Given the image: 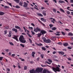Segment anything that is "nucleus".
<instances>
[{
    "mask_svg": "<svg viewBox=\"0 0 73 73\" xmlns=\"http://www.w3.org/2000/svg\"><path fill=\"white\" fill-rule=\"evenodd\" d=\"M19 41L22 43H25L26 42V40L24 39L23 35H21L19 38Z\"/></svg>",
    "mask_w": 73,
    "mask_h": 73,
    "instance_id": "nucleus-1",
    "label": "nucleus"
},
{
    "mask_svg": "<svg viewBox=\"0 0 73 73\" xmlns=\"http://www.w3.org/2000/svg\"><path fill=\"white\" fill-rule=\"evenodd\" d=\"M52 69L56 73V72H60L61 71V69L58 66H56V68L55 67H52Z\"/></svg>",
    "mask_w": 73,
    "mask_h": 73,
    "instance_id": "nucleus-2",
    "label": "nucleus"
},
{
    "mask_svg": "<svg viewBox=\"0 0 73 73\" xmlns=\"http://www.w3.org/2000/svg\"><path fill=\"white\" fill-rule=\"evenodd\" d=\"M42 39L43 40L44 42H46V43H50L51 42V40L49 39H46V38L43 37L42 38Z\"/></svg>",
    "mask_w": 73,
    "mask_h": 73,
    "instance_id": "nucleus-3",
    "label": "nucleus"
},
{
    "mask_svg": "<svg viewBox=\"0 0 73 73\" xmlns=\"http://www.w3.org/2000/svg\"><path fill=\"white\" fill-rule=\"evenodd\" d=\"M43 70V68H37L36 70V73H41Z\"/></svg>",
    "mask_w": 73,
    "mask_h": 73,
    "instance_id": "nucleus-4",
    "label": "nucleus"
},
{
    "mask_svg": "<svg viewBox=\"0 0 73 73\" xmlns=\"http://www.w3.org/2000/svg\"><path fill=\"white\" fill-rule=\"evenodd\" d=\"M41 31V29H40L38 27H36V29H35L34 31L35 32H40Z\"/></svg>",
    "mask_w": 73,
    "mask_h": 73,
    "instance_id": "nucleus-5",
    "label": "nucleus"
},
{
    "mask_svg": "<svg viewBox=\"0 0 73 73\" xmlns=\"http://www.w3.org/2000/svg\"><path fill=\"white\" fill-rule=\"evenodd\" d=\"M17 36L16 35H14V37H13V38H14L15 40H16V41H19V40H18V38H17Z\"/></svg>",
    "mask_w": 73,
    "mask_h": 73,
    "instance_id": "nucleus-6",
    "label": "nucleus"
},
{
    "mask_svg": "<svg viewBox=\"0 0 73 73\" xmlns=\"http://www.w3.org/2000/svg\"><path fill=\"white\" fill-rule=\"evenodd\" d=\"M40 33H42V35H44V34H45V33H46V32L44 31V30H41L40 31Z\"/></svg>",
    "mask_w": 73,
    "mask_h": 73,
    "instance_id": "nucleus-7",
    "label": "nucleus"
},
{
    "mask_svg": "<svg viewBox=\"0 0 73 73\" xmlns=\"http://www.w3.org/2000/svg\"><path fill=\"white\" fill-rule=\"evenodd\" d=\"M28 5V4L25 2H24V5H23L24 7L27 8V7Z\"/></svg>",
    "mask_w": 73,
    "mask_h": 73,
    "instance_id": "nucleus-8",
    "label": "nucleus"
},
{
    "mask_svg": "<svg viewBox=\"0 0 73 73\" xmlns=\"http://www.w3.org/2000/svg\"><path fill=\"white\" fill-rule=\"evenodd\" d=\"M12 31H13V32H15V33H17V29L15 28H13L12 29Z\"/></svg>",
    "mask_w": 73,
    "mask_h": 73,
    "instance_id": "nucleus-9",
    "label": "nucleus"
},
{
    "mask_svg": "<svg viewBox=\"0 0 73 73\" xmlns=\"http://www.w3.org/2000/svg\"><path fill=\"white\" fill-rule=\"evenodd\" d=\"M30 73H36V70L35 71V70L33 69L32 70H31L30 71Z\"/></svg>",
    "mask_w": 73,
    "mask_h": 73,
    "instance_id": "nucleus-10",
    "label": "nucleus"
},
{
    "mask_svg": "<svg viewBox=\"0 0 73 73\" xmlns=\"http://www.w3.org/2000/svg\"><path fill=\"white\" fill-rule=\"evenodd\" d=\"M42 13L43 15L44 16H46V11H43L42 12Z\"/></svg>",
    "mask_w": 73,
    "mask_h": 73,
    "instance_id": "nucleus-11",
    "label": "nucleus"
},
{
    "mask_svg": "<svg viewBox=\"0 0 73 73\" xmlns=\"http://www.w3.org/2000/svg\"><path fill=\"white\" fill-rule=\"evenodd\" d=\"M15 28H17V29H19V31L21 30V29L20 27L18 26H15Z\"/></svg>",
    "mask_w": 73,
    "mask_h": 73,
    "instance_id": "nucleus-12",
    "label": "nucleus"
},
{
    "mask_svg": "<svg viewBox=\"0 0 73 73\" xmlns=\"http://www.w3.org/2000/svg\"><path fill=\"white\" fill-rule=\"evenodd\" d=\"M36 54V52H33L31 54V55L33 57H35V54Z\"/></svg>",
    "mask_w": 73,
    "mask_h": 73,
    "instance_id": "nucleus-13",
    "label": "nucleus"
},
{
    "mask_svg": "<svg viewBox=\"0 0 73 73\" xmlns=\"http://www.w3.org/2000/svg\"><path fill=\"white\" fill-rule=\"evenodd\" d=\"M37 37L39 38V37H40V36H41V35H42V34L41 33H39L37 34Z\"/></svg>",
    "mask_w": 73,
    "mask_h": 73,
    "instance_id": "nucleus-14",
    "label": "nucleus"
},
{
    "mask_svg": "<svg viewBox=\"0 0 73 73\" xmlns=\"http://www.w3.org/2000/svg\"><path fill=\"white\" fill-rule=\"evenodd\" d=\"M36 44L38 46H42V44L41 43H40L39 44H38L37 43H36Z\"/></svg>",
    "mask_w": 73,
    "mask_h": 73,
    "instance_id": "nucleus-15",
    "label": "nucleus"
},
{
    "mask_svg": "<svg viewBox=\"0 0 73 73\" xmlns=\"http://www.w3.org/2000/svg\"><path fill=\"white\" fill-rule=\"evenodd\" d=\"M51 22L53 23V24H54L55 23V21L56 22V20H55L54 19H53L51 21Z\"/></svg>",
    "mask_w": 73,
    "mask_h": 73,
    "instance_id": "nucleus-16",
    "label": "nucleus"
},
{
    "mask_svg": "<svg viewBox=\"0 0 73 73\" xmlns=\"http://www.w3.org/2000/svg\"><path fill=\"white\" fill-rule=\"evenodd\" d=\"M48 71H47L46 69H44L43 70V73H47Z\"/></svg>",
    "mask_w": 73,
    "mask_h": 73,
    "instance_id": "nucleus-17",
    "label": "nucleus"
},
{
    "mask_svg": "<svg viewBox=\"0 0 73 73\" xmlns=\"http://www.w3.org/2000/svg\"><path fill=\"white\" fill-rule=\"evenodd\" d=\"M58 52L60 54H62V55L64 54V53L62 51H59Z\"/></svg>",
    "mask_w": 73,
    "mask_h": 73,
    "instance_id": "nucleus-18",
    "label": "nucleus"
},
{
    "mask_svg": "<svg viewBox=\"0 0 73 73\" xmlns=\"http://www.w3.org/2000/svg\"><path fill=\"white\" fill-rule=\"evenodd\" d=\"M68 45H69V44H68V43H63V45L64 46H68Z\"/></svg>",
    "mask_w": 73,
    "mask_h": 73,
    "instance_id": "nucleus-19",
    "label": "nucleus"
},
{
    "mask_svg": "<svg viewBox=\"0 0 73 73\" xmlns=\"http://www.w3.org/2000/svg\"><path fill=\"white\" fill-rule=\"evenodd\" d=\"M37 15L38 16H41V17H43V15L42 14L40 13H38L37 14Z\"/></svg>",
    "mask_w": 73,
    "mask_h": 73,
    "instance_id": "nucleus-20",
    "label": "nucleus"
},
{
    "mask_svg": "<svg viewBox=\"0 0 73 73\" xmlns=\"http://www.w3.org/2000/svg\"><path fill=\"white\" fill-rule=\"evenodd\" d=\"M23 1H20V3H19V5H21V6H23Z\"/></svg>",
    "mask_w": 73,
    "mask_h": 73,
    "instance_id": "nucleus-21",
    "label": "nucleus"
},
{
    "mask_svg": "<svg viewBox=\"0 0 73 73\" xmlns=\"http://www.w3.org/2000/svg\"><path fill=\"white\" fill-rule=\"evenodd\" d=\"M68 36H72L73 35V34L72 33H70L68 34Z\"/></svg>",
    "mask_w": 73,
    "mask_h": 73,
    "instance_id": "nucleus-22",
    "label": "nucleus"
},
{
    "mask_svg": "<svg viewBox=\"0 0 73 73\" xmlns=\"http://www.w3.org/2000/svg\"><path fill=\"white\" fill-rule=\"evenodd\" d=\"M38 21L39 22V23H40V24H42V25H43V26H44V25H45L44 23H42L41 22V21H40V20H39V19H38Z\"/></svg>",
    "mask_w": 73,
    "mask_h": 73,
    "instance_id": "nucleus-23",
    "label": "nucleus"
},
{
    "mask_svg": "<svg viewBox=\"0 0 73 73\" xmlns=\"http://www.w3.org/2000/svg\"><path fill=\"white\" fill-rule=\"evenodd\" d=\"M4 15V13L0 11V15Z\"/></svg>",
    "mask_w": 73,
    "mask_h": 73,
    "instance_id": "nucleus-24",
    "label": "nucleus"
},
{
    "mask_svg": "<svg viewBox=\"0 0 73 73\" xmlns=\"http://www.w3.org/2000/svg\"><path fill=\"white\" fill-rule=\"evenodd\" d=\"M60 10L61 12H63V13H65V11L64 10H63L61 8L60 9Z\"/></svg>",
    "mask_w": 73,
    "mask_h": 73,
    "instance_id": "nucleus-25",
    "label": "nucleus"
},
{
    "mask_svg": "<svg viewBox=\"0 0 73 73\" xmlns=\"http://www.w3.org/2000/svg\"><path fill=\"white\" fill-rule=\"evenodd\" d=\"M11 35H12V34H11V32L10 31L9 32V34L8 35L9 37H11Z\"/></svg>",
    "mask_w": 73,
    "mask_h": 73,
    "instance_id": "nucleus-26",
    "label": "nucleus"
},
{
    "mask_svg": "<svg viewBox=\"0 0 73 73\" xmlns=\"http://www.w3.org/2000/svg\"><path fill=\"white\" fill-rule=\"evenodd\" d=\"M56 29H57V28L55 27H53L52 29V30H53V31H55V30H56Z\"/></svg>",
    "mask_w": 73,
    "mask_h": 73,
    "instance_id": "nucleus-27",
    "label": "nucleus"
},
{
    "mask_svg": "<svg viewBox=\"0 0 73 73\" xmlns=\"http://www.w3.org/2000/svg\"><path fill=\"white\" fill-rule=\"evenodd\" d=\"M44 54H41L40 55V57L42 58H44Z\"/></svg>",
    "mask_w": 73,
    "mask_h": 73,
    "instance_id": "nucleus-28",
    "label": "nucleus"
},
{
    "mask_svg": "<svg viewBox=\"0 0 73 73\" xmlns=\"http://www.w3.org/2000/svg\"><path fill=\"white\" fill-rule=\"evenodd\" d=\"M59 3H65V2L62 1H59Z\"/></svg>",
    "mask_w": 73,
    "mask_h": 73,
    "instance_id": "nucleus-29",
    "label": "nucleus"
},
{
    "mask_svg": "<svg viewBox=\"0 0 73 73\" xmlns=\"http://www.w3.org/2000/svg\"><path fill=\"white\" fill-rule=\"evenodd\" d=\"M48 60L49 61V62H51V63H52V60H51L49 59H48Z\"/></svg>",
    "mask_w": 73,
    "mask_h": 73,
    "instance_id": "nucleus-30",
    "label": "nucleus"
},
{
    "mask_svg": "<svg viewBox=\"0 0 73 73\" xmlns=\"http://www.w3.org/2000/svg\"><path fill=\"white\" fill-rule=\"evenodd\" d=\"M42 48L43 50H46V48H45L44 47H42Z\"/></svg>",
    "mask_w": 73,
    "mask_h": 73,
    "instance_id": "nucleus-31",
    "label": "nucleus"
},
{
    "mask_svg": "<svg viewBox=\"0 0 73 73\" xmlns=\"http://www.w3.org/2000/svg\"><path fill=\"white\" fill-rule=\"evenodd\" d=\"M66 12L67 14H68V15H69V14L70 13L69 11H66Z\"/></svg>",
    "mask_w": 73,
    "mask_h": 73,
    "instance_id": "nucleus-32",
    "label": "nucleus"
},
{
    "mask_svg": "<svg viewBox=\"0 0 73 73\" xmlns=\"http://www.w3.org/2000/svg\"><path fill=\"white\" fill-rule=\"evenodd\" d=\"M27 33V35H28V36H29V37H32V36H31V35H30V34H29V33Z\"/></svg>",
    "mask_w": 73,
    "mask_h": 73,
    "instance_id": "nucleus-33",
    "label": "nucleus"
},
{
    "mask_svg": "<svg viewBox=\"0 0 73 73\" xmlns=\"http://www.w3.org/2000/svg\"><path fill=\"white\" fill-rule=\"evenodd\" d=\"M21 46H22L23 48H24L25 47V46H24V45L23 44H20Z\"/></svg>",
    "mask_w": 73,
    "mask_h": 73,
    "instance_id": "nucleus-34",
    "label": "nucleus"
},
{
    "mask_svg": "<svg viewBox=\"0 0 73 73\" xmlns=\"http://www.w3.org/2000/svg\"><path fill=\"white\" fill-rule=\"evenodd\" d=\"M70 8V7H68L67 8V9L68 10V11H73L72 10L69 9Z\"/></svg>",
    "mask_w": 73,
    "mask_h": 73,
    "instance_id": "nucleus-35",
    "label": "nucleus"
},
{
    "mask_svg": "<svg viewBox=\"0 0 73 73\" xmlns=\"http://www.w3.org/2000/svg\"><path fill=\"white\" fill-rule=\"evenodd\" d=\"M32 34L33 35H35V32H33V31H31Z\"/></svg>",
    "mask_w": 73,
    "mask_h": 73,
    "instance_id": "nucleus-36",
    "label": "nucleus"
},
{
    "mask_svg": "<svg viewBox=\"0 0 73 73\" xmlns=\"http://www.w3.org/2000/svg\"><path fill=\"white\" fill-rule=\"evenodd\" d=\"M27 67L26 66H24V70H27Z\"/></svg>",
    "mask_w": 73,
    "mask_h": 73,
    "instance_id": "nucleus-37",
    "label": "nucleus"
},
{
    "mask_svg": "<svg viewBox=\"0 0 73 73\" xmlns=\"http://www.w3.org/2000/svg\"><path fill=\"white\" fill-rule=\"evenodd\" d=\"M4 8H9V6H5L4 7Z\"/></svg>",
    "mask_w": 73,
    "mask_h": 73,
    "instance_id": "nucleus-38",
    "label": "nucleus"
},
{
    "mask_svg": "<svg viewBox=\"0 0 73 73\" xmlns=\"http://www.w3.org/2000/svg\"><path fill=\"white\" fill-rule=\"evenodd\" d=\"M53 11L54 12L56 13V9L54 8L53 9Z\"/></svg>",
    "mask_w": 73,
    "mask_h": 73,
    "instance_id": "nucleus-39",
    "label": "nucleus"
},
{
    "mask_svg": "<svg viewBox=\"0 0 73 73\" xmlns=\"http://www.w3.org/2000/svg\"><path fill=\"white\" fill-rule=\"evenodd\" d=\"M57 44H58V45H62V42H58L57 43Z\"/></svg>",
    "mask_w": 73,
    "mask_h": 73,
    "instance_id": "nucleus-40",
    "label": "nucleus"
},
{
    "mask_svg": "<svg viewBox=\"0 0 73 73\" xmlns=\"http://www.w3.org/2000/svg\"><path fill=\"white\" fill-rule=\"evenodd\" d=\"M15 7L16 8H20V7L18 5L16 6H15Z\"/></svg>",
    "mask_w": 73,
    "mask_h": 73,
    "instance_id": "nucleus-41",
    "label": "nucleus"
},
{
    "mask_svg": "<svg viewBox=\"0 0 73 73\" xmlns=\"http://www.w3.org/2000/svg\"><path fill=\"white\" fill-rule=\"evenodd\" d=\"M4 28L5 29H8L9 27L8 26H5Z\"/></svg>",
    "mask_w": 73,
    "mask_h": 73,
    "instance_id": "nucleus-42",
    "label": "nucleus"
},
{
    "mask_svg": "<svg viewBox=\"0 0 73 73\" xmlns=\"http://www.w3.org/2000/svg\"><path fill=\"white\" fill-rule=\"evenodd\" d=\"M49 26H50V28H52V27L53 26V25L50 24L49 25Z\"/></svg>",
    "mask_w": 73,
    "mask_h": 73,
    "instance_id": "nucleus-43",
    "label": "nucleus"
},
{
    "mask_svg": "<svg viewBox=\"0 0 73 73\" xmlns=\"http://www.w3.org/2000/svg\"><path fill=\"white\" fill-rule=\"evenodd\" d=\"M29 28L31 30L33 29V27H29Z\"/></svg>",
    "mask_w": 73,
    "mask_h": 73,
    "instance_id": "nucleus-44",
    "label": "nucleus"
},
{
    "mask_svg": "<svg viewBox=\"0 0 73 73\" xmlns=\"http://www.w3.org/2000/svg\"><path fill=\"white\" fill-rule=\"evenodd\" d=\"M9 43L11 45H14V44H13V43L12 42H9Z\"/></svg>",
    "mask_w": 73,
    "mask_h": 73,
    "instance_id": "nucleus-45",
    "label": "nucleus"
},
{
    "mask_svg": "<svg viewBox=\"0 0 73 73\" xmlns=\"http://www.w3.org/2000/svg\"><path fill=\"white\" fill-rule=\"evenodd\" d=\"M68 48L69 49H71L72 48V47H68Z\"/></svg>",
    "mask_w": 73,
    "mask_h": 73,
    "instance_id": "nucleus-46",
    "label": "nucleus"
},
{
    "mask_svg": "<svg viewBox=\"0 0 73 73\" xmlns=\"http://www.w3.org/2000/svg\"><path fill=\"white\" fill-rule=\"evenodd\" d=\"M3 57H0V61H2V60H3Z\"/></svg>",
    "mask_w": 73,
    "mask_h": 73,
    "instance_id": "nucleus-47",
    "label": "nucleus"
},
{
    "mask_svg": "<svg viewBox=\"0 0 73 73\" xmlns=\"http://www.w3.org/2000/svg\"><path fill=\"white\" fill-rule=\"evenodd\" d=\"M5 34L6 35V34H7V30H5L4 31Z\"/></svg>",
    "mask_w": 73,
    "mask_h": 73,
    "instance_id": "nucleus-48",
    "label": "nucleus"
},
{
    "mask_svg": "<svg viewBox=\"0 0 73 73\" xmlns=\"http://www.w3.org/2000/svg\"><path fill=\"white\" fill-rule=\"evenodd\" d=\"M29 41H30V43H32V40H31V39L29 38Z\"/></svg>",
    "mask_w": 73,
    "mask_h": 73,
    "instance_id": "nucleus-49",
    "label": "nucleus"
},
{
    "mask_svg": "<svg viewBox=\"0 0 73 73\" xmlns=\"http://www.w3.org/2000/svg\"><path fill=\"white\" fill-rule=\"evenodd\" d=\"M61 33H62V35H63L64 36H65V33H64V32L62 31L61 32Z\"/></svg>",
    "mask_w": 73,
    "mask_h": 73,
    "instance_id": "nucleus-50",
    "label": "nucleus"
},
{
    "mask_svg": "<svg viewBox=\"0 0 73 73\" xmlns=\"http://www.w3.org/2000/svg\"><path fill=\"white\" fill-rule=\"evenodd\" d=\"M56 53H57V52H56V51H54L52 53L54 54H56Z\"/></svg>",
    "mask_w": 73,
    "mask_h": 73,
    "instance_id": "nucleus-51",
    "label": "nucleus"
},
{
    "mask_svg": "<svg viewBox=\"0 0 73 73\" xmlns=\"http://www.w3.org/2000/svg\"><path fill=\"white\" fill-rule=\"evenodd\" d=\"M68 60L69 61H71L72 60V59L70 58H68Z\"/></svg>",
    "mask_w": 73,
    "mask_h": 73,
    "instance_id": "nucleus-52",
    "label": "nucleus"
},
{
    "mask_svg": "<svg viewBox=\"0 0 73 73\" xmlns=\"http://www.w3.org/2000/svg\"><path fill=\"white\" fill-rule=\"evenodd\" d=\"M31 25H32V26H33V27H35V25L33 23H31Z\"/></svg>",
    "mask_w": 73,
    "mask_h": 73,
    "instance_id": "nucleus-53",
    "label": "nucleus"
},
{
    "mask_svg": "<svg viewBox=\"0 0 73 73\" xmlns=\"http://www.w3.org/2000/svg\"><path fill=\"white\" fill-rule=\"evenodd\" d=\"M12 57H14V56H15V54H13L12 55Z\"/></svg>",
    "mask_w": 73,
    "mask_h": 73,
    "instance_id": "nucleus-54",
    "label": "nucleus"
},
{
    "mask_svg": "<svg viewBox=\"0 0 73 73\" xmlns=\"http://www.w3.org/2000/svg\"><path fill=\"white\" fill-rule=\"evenodd\" d=\"M40 19L42 21H43V20H44V18H41Z\"/></svg>",
    "mask_w": 73,
    "mask_h": 73,
    "instance_id": "nucleus-55",
    "label": "nucleus"
},
{
    "mask_svg": "<svg viewBox=\"0 0 73 73\" xmlns=\"http://www.w3.org/2000/svg\"><path fill=\"white\" fill-rule=\"evenodd\" d=\"M7 70H8V72L10 71V69L9 68H7Z\"/></svg>",
    "mask_w": 73,
    "mask_h": 73,
    "instance_id": "nucleus-56",
    "label": "nucleus"
},
{
    "mask_svg": "<svg viewBox=\"0 0 73 73\" xmlns=\"http://www.w3.org/2000/svg\"><path fill=\"white\" fill-rule=\"evenodd\" d=\"M70 0V2L71 3H73V0Z\"/></svg>",
    "mask_w": 73,
    "mask_h": 73,
    "instance_id": "nucleus-57",
    "label": "nucleus"
},
{
    "mask_svg": "<svg viewBox=\"0 0 73 73\" xmlns=\"http://www.w3.org/2000/svg\"><path fill=\"white\" fill-rule=\"evenodd\" d=\"M56 36H60V34H56Z\"/></svg>",
    "mask_w": 73,
    "mask_h": 73,
    "instance_id": "nucleus-58",
    "label": "nucleus"
},
{
    "mask_svg": "<svg viewBox=\"0 0 73 73\" xmlns=\"http://www.w3.org/2000/svg\"><path fill=\"white\" fill-rule=\"evenodd\" d=\"M5 51H6V52H9V49H6V50H5Z\"/></svg>",
    "mask_w": 73,
    "mask_h": 73,
    "instance_id": "nucleus-59",
    "label": "nucleus"
},
{
    "mask_svg": "<svg viewBox=\"0 0 73 73\" xmlns=\"http://www.w3.org/2000/svg\"><path fill=\"white\" fill-rule=\"evenodd\" d=\"M41 9H45V7H41Z\"/></svg>",
    "mask_w": 73,
    "mask_h": 73,
    "instance_id": "nucleus-60",
    "label": "nucleus"
},
{
    "mask_svg": "<svg viewBox=\"0 0 73 73\" xmlns=\"http://www.w3.org/2000/svg\"><path fill=\"white\" fill-rule=\"evenodd\" d=\"M30 9H32V10L33 11V10H34L33 8L32 7H30Z\"/></svg>",
    "mask_w": 73,
    "mask_h": 73,
    "instance_id": "nucleus-61",
    "label": "nucleus"
},
{
    "mask_svg": "<svg viewBox=\"0 0 73 73\" xmlns=\"http://www.w3.org/2000/svg\"><path fill=\"white\" fill-rule=\"evenodd\" d=\"M18 67L19 68V69L21 68V67L19 65L18 66Z\"/></svg>",
    "mask_w": 73,
    "mask_h": 73,
    "instance_id": "nucleus-62",
    "label": "nucleus"
},
{
    "mask_svg": "<svg viewBox=\"0 0 73 73\" xmlns=\"http://www.w3.org/2000/svg\"><path fill=\"white\" fill-rule=\"evenodd\" d=\"M48 0H45L44 1V2L45 3H48Z\"/></svg>",
    "mask_w": 73,
    "mask_h": 73,
    "instance_id": "nucleus-63",
    "label": "nucleus"
},
{
    "mask_svg": "<svg viewBox=\"0 0 73 73\" xmlns=\"http://www.w3.org/2000/svg\"><path fill=\"white\" fill-rule=\"evenodd\" d=\"M22 35H26V34L25 33H23L22 34Z\"/></svg>",
    "mask_w": 73,
    "mask_h": 73,
    "instance_id": "nucleus-64",
    "label": "nucleus"
}]
</instances>
